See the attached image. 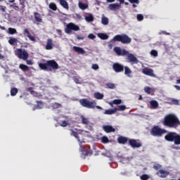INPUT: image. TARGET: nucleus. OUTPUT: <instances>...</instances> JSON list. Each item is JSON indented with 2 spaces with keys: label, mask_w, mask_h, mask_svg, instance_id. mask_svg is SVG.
I'll return each instance as SVG.
<instances>
[{
  "label": "nucleus",
  "mask_w": 180,
  "mask_h": 180,
  "mask_svg": "<svg viewBox=\"0 0 180 180\" xmlns=\"http://www.w3.org/2000/svg\"><path fill=\"white\" fill-rule=\"evenodd\" d=\"M94 96L96 99H98V100L103 99V94L99 92L94 93Z\"/></svg>",
  "instance_id": "obj_31"
},
{
  "label": "nucleus",
  "mask_w": 180,
  "mask_h": 180,
  "mask_svg": "<svg viewBox=\"0 0 180 180\" xmlns=\"http://www.w3.org/2000/svg\"><path fill=\"white\" fill-rule=\"evenodd\" d=\"M95 108H96V109H99L100 110H103V108L99 105H96Z\"/></svg>",
  "instance_id": "obj_61"
},
{
  "label": "nucleus",
  "mask_w": 180,
  "mask_h": 180,
  "mask_svg": "<svg viewBox=\"0 0 180 180\" xmlns=\"http://www.w3.org/2000/svg\"><path fill=\"white\" fill-rule=\"evenodd\" d=\"M70 134L71 136H73L74 137H75V139H77L79 143V151L82 152V155H89V151H88V150H84L82 149V143H84V141H81V140H79V136H78V133H77V131L72 130V129H70Z\"/></svg>",
  "instance_id": "obj_4"
},
{
  "label": "nucleus",
  "mask_w": 180,
  "mask_h": 180,
  "mask_svg": "<svg viewBox=\"0 0 180 180\" xmlns=\"http://www.w3.org/2000/svg\"><path fill=\"white\" fill-rule=\"evenodd\" d=\"M73 50L78 54H85V50L84 49L79 46H73Z\"/></svg>",
  "instance_id": "obj_20"
},
{
  "label": "nucleus",
  "mask_w": 180,
  "mask_h": 180,
  "mask_svg": "<svg viewBox=\"0 0 180 180\" xmlns=\"http://www.w3.org/2000/svg\"><path fill=\"white\" fill-rule=\"evenodd\" d=\"M38 109H43V103L37 101Z\"/></svg>",
  "instance_id": "obj_53"
},
{
  "label": "nucleus",
  "mask_w": 180,
  "mask_h": 180,
  "mask_svg": "<svg viewBox=\"0 0 180 180\" xmlns=\"http://www.w3.org/2000/svg\"><path fill=\"white\" fill-rule=\"evenodd\" d=\"M60 5H61L63 6V8H64V9H67V11H68V9H70V6H68V3L67 2V0H58Z\"/></svg>",
  "instance_id": "obj_21"
},
{
  "label": "nucleus",
  "mask_w": 180,
  "mask_h": 180,
  "mask_svg": "<svg viewBox=\"0 0 180 180\" xmlns=\"http://www.w3.org/2000/svg\"><path fill=\"white\" fill-rule=\"evenodd\" d=\"M120 8H122V5H120V4H110L108 5V9L110 11H119V9H120Z\"/></svg>",
  "instance_id": "obj_15"
},
{
  "label": "nucleus",
  "mask_w": 180,
  "mask_h": 180,
  "mask_svg": "<svg viewBox=\"0 0 180 180\" xmlns=\"http://www.w3.org/2000/svg\"><path fill=\"white\" fill-rule=\"evenodd\" d=\"M89 39H91V40H94V39H96V37L94 34H89L88 35Z\"/></svg>",
  "instance_id": "obj_54"
},
{
  "label": "nucleus",
  "mask_w": 180,
  "mask_h": 180,
  "mask_svg": "<svg viewBox=\"0 0 180 180\" xmlns=\"http://www.w3.org/2000/svg\"><path fill=\"white\" fill-rule=\"evenodd\" d=\"M49 8L52 11H57V6L54 3H50L49 4Z\"/></svg>",
  "instance_id": "obj_38"
},
{
  "label": "nucleus",
  "mask_w": 180,
  "mask_h": 180,
  "mask_svg": "<svg viewBox=\"0 0 180 180\" xmlns=\"http://www.w3.org/2000/svg\"><path fill=\"white\" fill-rule=\"evenodd\" d=\"M136 18H137V20L139 21H141L144 19V17L141 14H138Z\"/></svg>",
  "instance_id": "obj_51"
},
{
  "label": "nucleus",
  "mask_w": 180,
  "mask_h": 180,
  "mask_svg": "<svg viewBox=\"0 0 180 180\" xmlns=\"http://www.w3.org/2000/svg\"><path fill=\"white\" fill-rule=\"evenodd\" d=\"M176 133L175 132H169L165 136V139L167 141H174L175 137L176 136Z\"/></svg>",
  "instance_id": "obj_16"
},
{
  "label": "nucleus",
  "mask_w": 180,
  "mask_h": 180,
  "mask_svg": "<svg viewBox=\"0 0 180 180\" xmlns=\"http://www.w3.org/2000/svg\"><path fill=\"white\" fill-rule=\"evenodd\" d=\"M84 19L86 22H94V15L91 13H87L84 16Z\"/></svg>",
  "instance_id": "obj_24"
},
{
  "label": "nucleus",
  "mask_w": 180,
  "mask_h": 180,
  "mask_svg": "<svg viewBox=\"0 0 180 180\" xmlns=\"http://www.w3.org/2000/svg\"><path fill=\"white\" fill-rule=\"evenodd\" d=\"M156 174L158 176H160V178H167L168 175H169V172L164 170V169H160Z\"/></svg>",
  "instance_id": "obj_17"
},
{
  "label": "nucleus",
  "mask_w": 180,
  "mask_h": 180,
  "mask_svg": "<svg viewBox=\"0 0 180 180\" xmlns=\"http://www.w3.org/2000/svg\"><path fill=\"white\" fill-rule=\"evenodd\" d=\"M27 65H33V62L32 60H25Z\"/></svg>",
  "instance_id": "obj_57"
},
{
  "label": "nucleus",
  "mask_w": 180,
  "mask_h": 180,
  "mask_svg": "<svg viewBox=\"0 0 180 180\" xmlns=\"http://www.w3.org/2000/svg\"><path fill=\"white\" fill-rule=\"evenodd\" d=\"M0 11H1V12H5V11H6V6H0Z\"/></svg>",
  "instance_id": "obj_55"
},
{
  "label": "nucleus",
  "mask_w": 180,
  "mask_h": 180,
  "mask_svg": "<svg viewBox=\"0 0 180 180\" xmlns=\"http://www.w3.org/2000/svg\"><path fill=\"white\" fill-rule=\"evenodd\" d=\"M7 32L8 33V34H16V33H18V31H16V29L15 28L9 27Z\"/></svg>",
  "instance_id": "obj_34"
},
{
  "label": "nucleus",
  "mask_w": 180,
  "mask_h": 180,
  "mask_svg": "<svg viewBox=\"0 0 180 180\" xmlns=\"http://www.w3.org/2000/svg\"><path fill=\"white\" fill-rule=\"evenodd\" d=\"M23 34H24V36H27V37H28V39L31 41L36 42V37H34V36H33V35H32V34H30V32H29V30L27 28L24 29Z\"/></svg>",
  "instance_id": "obj_14"
},
{
  "label": "nucleus",
  "mask_w": 180,
  "mask_h": 180,
  "mask_svg": "<svg viewBox=\"0 0 180 180\" xmlns=\"http://www.w3.org/2000/svg\"><path fill=\"white\" fill-rule=\"evenodd\" d=\"M112 103L114 105H120V103H122V100L120 99H115L112 101Z\"/></svg>",
  "instance_id": "obj_48"
},
{
  "label": "nucleus",
  "mask_w": 180,
  "mask_h": 180,
  "mask_svg": "<svg viewBox=\"0 0 180 180\" xmlns=\"http://www.w3.org/2000/svg\"><path fill=\"white\" fill-rule=\"evenodd\" d=\"M165 133H168V131L164 129L160 128L159 127H154L150 131V134L155 137H161V136H162V134H165Z\"/></svg>",
  "instance_id": "obj_5"
},
{
  "label": "nucleus",
  "mask_w": 180,
  "mask_h": 180,
  "mask_svg": "<svg viewBox=\"0 0 180 180\" xmlns=\"http://www.w3.org/2000/svg\"><path fill=\"white\" fill-rule=\"evenodd\" d=\"M38 65L41 70H44V71H49V66L47 65V62L45 63H39Z\"/></svg>",
  "instance_id": "obj_25"
},
{
  "label": "nucleus",
  "mask_w": 180,
  "mask_h": 180,
  "mask_svg": "<svg viewBox=\"0 0 180 180\" xmlns=\"http://www.w3.org/2000/svg\"><path fill=\"white\" fill-rule=\"evenodd\" d=\"M53 39H48L46 45L45 46L46 50H52L53 49Z\"/></svg>",
  "instance_id": "obj_19"
},
{
  "label": "nucleus",
  "mask_w": 180,
  "mask_h": 180,
  "mask_svg": "<svg viewBox=\"0 0 180 180\" xmlns=\"http://www.w3.org/2000/svg\"><path fill=\"white\" fill-rule=\"evenodd\" d=\"M72 30L73 32L79 31V26L75 25V23L70 22L66 25L65 33H67V34H70V33H72Z\"/></svg>",
  "instance_id": "obj_6"
},
{
  "label": "nucleus",
  "mask_w": 180,
  "mask_h": 180,
  "mask_svg": "<svg viewBox=\"0 0 180 180\" xmlns=\"http://www.w3.org/2000/svg\"><path fill=\"white\" fill-rule=\"evenodd\" d=\"M129 1L130 2V4H134L132 5L133 8H137V5H139V4L140 3L139 0H129Z\"/></svg>",
  "instance_id": "obj_36"
},
{
  "label": "nucleus",
  "mask_w": 180,
  "mask_h": 180,
  "mask_svg": "<svg viewBox=\"0 0 180 180\" xmlns=\"http://www.w3.org/2000/svg\"><path fill=\"white\" fill-rule=\"evenodd\" d=\"M173 141H174V144L176 146H179V144H180V135H178V134H176V136L174 137V140Z\"/></svg>",
  "instance_id": "obj_32"
},
{
  "label": "nucleus",
  "mask_w": 180,
  "mask_h": 180,
  "mask_svg": "<svg viewBox=\"0 0 180 180\" xmlns=\"http://www.w3.org/2000/svg\"><path fill=\"white\" fill-rule=\"evenodd\" d=\"M163 124L171 129H176L180 124L179 119L174 114H169L164 117Z\"/></svg>",
  "instance_id": "obj_1"
},
{
  "label": "nucleus",
  "mask_w": 180,
  "mask_h": 180,
  "mask_svg": "<svg viewBox=\"0 0 180 180\" xmlns=\"http://www.w3.org/2000/svg\"><path fill=\"white\" fill-rule=\"evenodd\" d=\"M150 56H152V57H158V51H157L156 50H152L150 51Z\"/></svg>",
  "instance_id": "obj_40"
},
{
  "label": "nucleus",
  "mask_w": 180,
  "mask_h": 180,
  "mask_svg": "<svg viewBox=\"0 0 180 180\" xmlns=\"http://www.w3.org/2000/svg\"><path fill=\"white\" fill-rule=\"evenodd\" d=\"M159 34H169V33L166 32L165 31H162V32H159Z\"/></svg>",
  "instance_id": "obj_60"
},
{
  "label": "nucleus",
  "mask_w": 180,
  "mask_h": 180,
  "mask_svg": "<svg viewBox=\"0 0 180 180\" xmlns=\"http://www.w3.org/2000/svg\"><path fill=\"white\" fill-rule=\"evenodd\" d=\"M172 103L174 105H179V101L178 100H176V99H173L172 100Z\"/></svg>",
  "instance_id": "obj_56"
},
{
  "label": "nucleus",
  "mask_w": 180,
  "mask_h": 180,
  "mask_svg": "<svg viewBox=\"0 0 180 180\" xmlns=\"http://www.w3.org/2000/svg\"><path fill=\"white\" fill-rule=\"evenodd\" d=\"M8 43H9V44H11V46H13V44L18 43V39L13 38V37H11L8 39Z\"/></svg>",
  "instance_id": "obj_35"
},
{
  "label": "nucleus",
  "mask_w": 180,
  "mask_h": 180,
  "mask_svg": "<svg viewBox=\"0 0 180 180\" xmlns=\"http://www.w3.org/2000/svg\"><path fill=\"white\" fill-rule=\"evenodd\" d=\"M126 56H127V60H129V63H134V64H139V60L137 59V58H136V56H134V55L129 53L128 52V54H127Z\"/></svg>",
  "instance_id": "obj_13"
},
{
  "label": "nucleus",
  "mask_w": 180,
  "mask_h": 180,
  "mask_svg": "<svg viewBox=\"0 0 180 180\" xmlns=\"http://www.w3.org/2000/svg\"><path fill=\"white\" fill-rule=\"evenodd\" d=\"M103 129L105 133H115L116 131V129L112 125H103Z\"/></svg>",
  "instance_id": "obj_18"
},
{
  "label": "nucleus",
  "mask_w": 180,
  "mask_h": 180,
  "mask_svg": "<svg viewBox=\"0 0 180 180\" xmlns=\"http://www.w3.org/2000/svg\"><path fill=\"white\" fill-rule=\"evenodd\" d=\"M118 2H120V5H122V4H124V0H117Z\"/></svg>",
  "instance_id": "obj_63"
},
{
  "label": "nucleus",
  "mask_w": 180,
  "mask_h": 180,
  "mask_svg": "<svg viewBox=\"0 0 180 180\" xmlns=\"http://www.w3.org/2000/svg\"><path fill=\"white\" fill-rule=\"evenodd\" d=\"M129 144L132 148H140V147H141V143L135 139H129Z\"/></svg>",
  "instance_id": "obj_11"
},
{
  "label": "nucleus",
  "mask_w": 180,
  "mask_h": 180,
  "mask_svg": "<svg viewBox=\"0 0 180 180\" xmlns=\"http://www.w3.org/2000/svg\"><path fill=\"white\" fill-rule=\"evenodd\" d=\"M102 143H109V139H108V136H103L101 139Z\"/></svg>",
  "instance_id": "obj_46"
},
{
  "label": "nucleus",
  "mask_w": 180,
  "mask_h": 180,
  "mask_svg": "<svg viewBox=\"0 0 180 180\" xmlns=\"http://www.w3.org/2000/svg\"><path fill=\"white\" fill-rule=\"evenodd\" d=\"M127 138L124 136H120L117 139V141L120 144H126L127 143Z\"/></svg>",
  "instance_id": "obj_26"
},
{
  "label": "nucleus",
  "mask_w": 180,
  "mask_h": 180,
  "mask_svg": "<svg viewBox=\"0 0 180 180\" xmlns=\"http://www.w3.org/2000/svg\"><path fill=\"white\" fill-rule=\"evenodd\" d=\"M117 110L123 112V110H126V106L124 105H119L118 108H117Z\"/></svg>",
  "instance_id": "obj_44"
},
{
  "label": "nucleus",
  "mask_w": 180,
  "mask_h": 180,
  "mask_svg": "<svg viewBox=\"0 0 180 180\" xmlns=\"http://www.w3.org/2000/svg\"><path fill=\"white\" fill-rule=\"evenodd\" d=\"M117 112V108L105 110L104 112V115H115V113Z\"/></svg>",
  "instance_id": "obj_27"
},
{
  "label": "nucleus",
  "mask_w": 180,
  "mask_h": 180,
  "mask_svg": "<svg viewBox=\"0 0 180 180\" xmlns=\"http://www.w3.org/2000/svg\"><path fill=\"white\" fill-rule=\"evenodd\" d=\"M97 36L99 39H101V40H106L109 39V36L105 33H98Z\"/></svg>",
  "instance_id": "obj_28"
},
{
  "label": "nucleus",
  "mask_w": 180,
  "mask_h": 180,
  "mask_svg": "<svg viewBox=\"0 0 180 180\" xmlns=\"http://www.w3.org/2000/svg\"><path fill=\"white\" fill-rule=\"evenodd\" d=\"M75 82H76L77 84H81V81H79V79H78L77 78H75L74 79Z\"/></svg>",
  "instance_id": "obj_59"
},
{
  "label": "nucleus",
  "mask_w": 180,
  "mask_h": 180,
  "mask_svg": "<svg viewBox=\"0 0 180 180\" xmlns=\"http://www.w3.org/2000/svg\"><path fill=\"white\" fill-rule=\"evenodd\" d=\"M51 108H53V109H58V108H61V104L54 103L51 105Z\"/></svg>",
  "instance_id": "obj_39"
},
{
  "label": "nucleus",
  "mask_w": 180,
  "mask_h": 180,
  "mask_svg": "<svg viewBox=\"0 0 180 180\" xmlns=\"http://www.w3.org/2000/svg\"><path fill=\"white\" fill-rule=\"evenodd\" d=\"M34 16L36 22L38 23H41L43 22V19H41V15L39 13H34Z\"/></svg>",
  "instance_id": "obj_22"
},
{
  "label": "nucleus",
  "mask_w": 180,
  "mask_h": 180,
  "mask_svg": "<svg viewBox=\"0 0 180 180\" xmlns=\"http://www.w3.org/2000/svg\"><path fill=\"white\" fill-rule=\"evenodd\" d=\"M124 74L125 75H127L129 77H131V75H130V74H131V70H130V68H129V67L126 66L124 67Z\"/></svg>",
  "instance_id": "obj_33"
},
{
  "label": "nucleus",
  "mask_w": 180,
  "mask_h": 180,
  "mask_svg": "<svg viewBox=\"0 0 180 180\" xmlns=\"http://www.w3.org/2000/svg\"><path fill=\"white\" fill-rule=\"evenodd\" d=\"M79 102L82 106L87 108V109H94L95 106H96V102L89 101V100L86 98L80 99Z\"/></svg>",
  "instance_id": "obj_3"
},
{
  "label": "nucleus",
  "mask_w": 180,
  "mask_h": 180,
  "mask_svg": "<svg viewBox=\"0 0 180 180\" xmlns=\"http://www.w3.org/2000/svg\"><path fill=\"white\" fill-rule=\"evenodd\" d=\"M16 94H18V89H16V88L11 89V96H15V95H16Z\"/></svg>",
  "instance_id": "obj_42"
},
{
  "label": "nucleus",
  "mask_w": 180,
  "mask_h": 180,
  "mask_svg": "<svg viewBox=\"0 0 180 180\" xmlns=\"http://www.w3.org/2000/svg\"><path fill=\"white\" fill-rule=\"evenodd\" d=\"M91 68L92 70H94L95 71H96L97 70H99V65H98V64L94 63L91 65Z\"/></svg>",
  "instance_id": "obj_47"
},
{
  "label": "nucleus",
  "mask_w": 180,
  "mask_h": 180,
  "mask_svg": "<svg viewBox=\"0 0 180 180\" xmlns=\"http://www.w3.org/2000/svg\"><path fill=\"white\" fill-rule=\"evenodd\" d=\"M56 32L58 33V34H59V36H62L63 34V32L61 31V30H56Z\"/></svg>",
  "instance_id": "obj_58"
},
{
  "label": "nucleus",
  "mask_w": 180,
  "mask_h": 180,
  "mask_svg": "<svg viewBox=\"0 0 180 180\" xmlns=\"http://www.w3.org/2000/svg\"><path fill=\"white\" fill-rule=\"evenodd\" d=\"M174 88H176V89H177V91H180V86L178 85H174Z\"/></svg>",
  "instance_id": "obj_62"
},
{
  "label": "nucleus",
  "mask_w": 180,
  "mask_h": 180,
  "mask_svg": "<svg viewBox=\"0 0 180 180\" xmlns=\"http://www.w3.org/2000/svg\"><path fill=\"white\" fill-rule=\"evenodd\" d=\"M80 119L82 120V123L83 124H86V125L89 124V120L86 117H84V115H82L80 117Z\"/></svg>",
  "instance_id": "obj_30"
},
{
  "label": "nucleus",
  "mask_w": 180,
  "mask_h": 180,
  "mask_svg": "<svg viewBox=\"0 0 180 180\" xmlns=\"http://www.w3.org/2000/svg\"><path fill=\"white\" fill-rule=\"evenodd\" d=\"M48 71H53V70H58V63L56 62L54 60H48Z\"/></svg>",
  "instance_id": "obj_8"
},
{
  "label": "nucleus",
  "mask_w": 180,
  "mask_h": 180,
  "mask_svg": "<svg viewBox=\"0 0 180 180\" xmlns=\"http://www.w3.org/2000/svg\"><path fill=\"white\" fill-rule=\"evenodd\" d=\"M68 124V122L64 120V121H62L60 126H62V127H67Z\"/></svg>",
  "instance_id": "obj_52"
},
{
  "label": "nucleus",
  "mask_w": 180,
  "mask_h": 180,
  "mask_svg": "<svg viewBox=\"0 0 180 180\" xmlns=\"http://www.w3.org/2000/svg\"><path fill=\"white\" fill-rule=\"evenodd\" d=\"M153 168L154 169H156V171H158V169H161V168H162V166H161V165L156 164L154 165Z\"/></svg>",
  "instance_id": "obj_49"
},
{
  "label": "nucleus",
  "mask_w": 180,
  "mask_h": 180,
  "mask_svg": "<svg viewBox=\"0 0 180 180\" xmlns=\"http://www.w3.org/2000/svg\"><path fill=\"white\" fill-rule=\"evenodd\" d=\"M141 180H148V179H150V176H148V174H143L142 176H141Z\"/></svg>",
  "instance_id": "obj_45"
},
{
  "label": "nucleus",
  "mask_w": 180,
  "mask_h": 180,
  "mask_svg": "<svg viewBox=\"0 0 180 180\" xmlns=\"http://www.w3.org/2000/svg\"><path fill=\"white\" fill-rule=\"evenodd\" d=\"M142 72L145 75H148L149 77H155V75L154 74V70L148 68H143L142 70Z\"/></svg>",
  "instance_id": "obj_12"
},
{
  "label": "nucleus",
  "mask_w": 180,
  "mask_h": 180,
  "mask_svg": "<svg viewBox=\"0 0 180 180\" xmlns=\"http://www.w3.org/2000/svg\"><path fill=\"white\" fill-rule=\"evenodd\" d=\"M144 91L145 92H146V94H151V88L148 87V86H146L144 88Z\"/></svg>",
  "instance_id": "obj_50"
},
{
  "label": "nucleus",
  "mask_w": 180,
  "mask_h": 180,
  "mask_svg": "<svg viewBox=\"0 0 180 180\" xmlns=\"http://www.w3.org/2000/svg\"><path fill=\"white\" fill-rule=\"evenodd\" d=\"M19 69L22 70V71H24L25 72H26V71H29V66L24 65V64H20Z\"/></svg>",
  "instance_id": "obj_29"
},
{
  "label": "nucleus",
  "mask_w": 180,
  "mask_h": 180,
  "mask_svg": "<svg viewBox=\"0 0 180 180\" xmlns=\"http://www.w3.org/2000/svg\"><path fill=\"white\" fill-rule=\"evenodd\" d=\"M78 40H84V37L77 36Z\"/></svg>",
  "instance_id": "obj_64"
},
{
  "label": "nucleus",
  "mask_w": 180,
  "mask_h": 180,
  "mask_svg": "<svg viewBox=\"0 0 180 180\" xmlns=\"http://www.w3.org/2000/svg\"><path fill=\"white\" fill-rule=\"evenodd\" d=\"M112 70H114L115 72H122V71H124V66L120 63H115L112 65Z\"/></svg>",
  "instance_id": "obj_10"
},
{
  "label": "nucleus",
  "mask_w": 180,
  "mask_h": 180,
  "mask_svg": "<svg viewBox=\"0 0 180 180\" xmlns=\"http://www.w3.org/2000/svg\"><path fill=\"white\" fill-rule=\"evenodd\" d=\"M150 105L152 108H158V102H157L156 101H151Z\"/></svg>",
  "instance_id": "obj_41"
},
{
  "label": "nucleus",
  "mask_w": 180,
  "mask_h": 180,
  "mask_svg": "<svg viewBox=\"0 0 180 180\" xmlns=\"http://www.w3.org/2000/svg\"><path fill=\"white\" fill-rule=\"evenodd\" d=\"M101 23L104 26H107V25H109V18L105 16V14L102 15L101 18Z\"/></svg>",
  "instance_id": "obj_23"
},
{
  "label": "nucleus",
  "mask_w": 180,
  "mask_h": 180,
  "mask_svg": "<svg viewBox=\"0 0 180 180\" xmlns=\"http://www.w3.org/2000/svg\"><path fill=\"white\" fill-rule=\"evenodd\" d=\"M115 41H121L122 44H129V43H131V39L126 34H117L110 40V43L115 44Z\"/></svg>",
  "instance_id": "obj_2"
},
{
  "label": "nucleus",
  "mask_w": 180,
  "mask_h": 180,
  "mask_svg": "<svg viewBox=\"0 0 180 180\" xmlns=\"http://www.w3.org/2000/svg\"><path fill=\"white\" fill-rule=\"evenodd\" d=\"M15 56L18 57V58H21V60H27L29 58V53L27 52L26 50L22 49H17L15 52Z\"/></svg>",
  "instance_id": "obj_7"
},
{
  "label": "nucleus",
  "mask_w": 180,
  "mask_h": 180,
  "mask_svg": "<svg viewBox=\"0 0 180 180\" xmlns=\"http://www.w3.org/2000/svg\"><path fill=\"white\" fill-rule=\"evenodd\" d=\"M106 86L109 89H115V88H116V86L113 83H108Z\"/></svg>",
  "instance_id": "obj_43"
},
{
  "label": "nucleus",
  "mask_w": 180,
  "mask_h": 180,
  "mask_svg": "<svg viewBox=\"0 0 180 180\" xmlns=\"http://www.w3.org/2000/svg\"><path fill=\"white\" fill-rule=\"evenodd\" d=\"M114 51L115 53H116L117 56H127V54H129V51L126 50V49H122L119 46H116L114 48Z\"/></svg>",
  "instance_id": "obj_9"
},
{
  "label": "nucleus",
  "mask_w": 180,
  "mask_h": 180,
  "mask_svg": "<svg viewBox=\"0 0 180 180\" xmlns=\"http://www.w3.org/2000/svg\"><path fill=\"white\" fill-rule=\"evenodd\" d=\"M79 8L80 9H82V11H84L88 8V5L84 3L79 2Z\"/></svg>",
  "instance_id": "obj_37"
}]
</instances>
